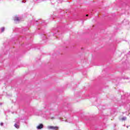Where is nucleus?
I'll use <instances>...</instances> for the list:
<instances>
[{
    "instance_id": "f257e3e1",
    "label": "nucleus",
    "mask_w": 130,
    "mask_h": 130,
    "mask_svg": "<svg viewBox=\"0 0 130 130\" xmlns=\"http://www.w3.org/2000/svg\"><path fill=\"white\" fill-rule=\"evenodd\" d=\"M47 128L49 130H56V129H58V128H59V127L57 126H54L49 125L47 127Z\"/></svg>"
},
{
    "instance_id": "f8f14e48",
    "label": "nucleus",
    "mask_w": 130,
    "mask_h": 130,
    "mask_svg": "<svg viewBox=\"0 0 130 130\" xmlns=\"http://www.w3.org/2000/svg\"><path fill=\"white\" fill-rule=\"evenodd\" d=\"M22 3H25V2H24L22 1Z\"/></svg>"
},
{
    "instance_id": "423d86ee",
    "label": "nucleus",
    "mask_w": 130,
    "mask_h": 130,
    "mask_svg": "<svg viewBox=\"0 0 130 130\" xmlns=\"http://www.w3.org/2000/svg\"><path fill=\"white\" fill-rule=\"evenodd\" d=\"M121 120H126V117H123L121 119Z\"/></svg>"
},
{
    "instance_id": "9d476101",
    "label": "nucleus",
    "mask_w": 130,
    "mask_h": 130,
    "mask_svg": "<svg viewBox=\"0 0 130 130\" xmlns=\"http://www.w3.org/2000/svg\"><path fill=\"white\" fill-rule=\"evenodd\" d=\"M88 16H89V15L87 14V15H86V17H88Z\"/></svg>"
},
{
    "instance_id": "7ed1b4c3",
    "label": "nucleus",
    "mask_w": 130,
    "mask_h": 130,
    "mask_svg": "<svg viewBox=\"0 0 130 130\" xmlns=\"http://www.w3.org/2000/svg\"><path fill=\"white\" fill-rule=\"evenodd\" d=\"M37 129H41V128H43V125L42 124H40L37 126Z\"/></svg>"
},
{
    "instance_id": "6e6552de",
    "label": "nucleus",
    "mask_w": 130,
    "mask_h": 130,
    "mask_svg": "<svg viewBox=\"0 0 130 130\" xmlns=\"http://www.w3.org/2000/svg\"><path fill=\"white\" fill-rule=\"evenodd\" d=\"M51 119H55V117H51Z\"/></svg>"
},
{
    "instance_id": "39448f33",
    "label": "nucleus",
    "mask_w": 130,
    "mask_h": 130,
    "mask_svg": "<svg viewBox=\"0 0 130 130\" xmlns=\"http://www.w3.org/2000/svg\"><path fill=\"white\" fill-rule=\"evenodd\" d=\"M59 119L61 121H66V122H68V121H67V120L63 119V118H59Z\"/></svg>"
},
{
    "instance_id": "20e7f679",
    "label": "nucleus",
    "mask_w": 130,
    "mask_h": 130,
    "mask_svg": "<svg viewBox=\"0 0 130 130\" xmlns=\"http://www.w3.org/2000/svg\"><path fill=\"white\" fill-rule=\"evenodd\" d=\"M14 126L16 128H19L20 124H19V123H16L14 124Z\"/></svg>"
},
{
    "instance_id": "f03ea898",
    "label": "nucleus",
    "mask_w": 130,
    "mask_h": 130,
    "mask_svg": "<svg viewBox=\"0 0 130 130\" xmlns=\"http://www.w3.org/2000/svg\"><path fill=\"white\" fill-rule=\"evenodd\" d=\"M20 20H21V18L18 16H15V17H14V20L16 23H19V22L20 21Z\"/></svg>"
},
{
    "instance_id": "1a4fd4ad",
    "label": "nucleus",
    "mask_w": 130,
    "mask_h": 130,
    "mask_svg": "<svg viewBox=\"0 0 130 130\" xmlns=\"http://www.w3.org/2000/svg\"><path fill=\"white\" fill-rule=\"evenodd\" d=\"M3 125H4V123H0V125L3 126Z\"/></svg>"
},
{
    "instance_id": "9b49d317",
    "label": "nucleus",
    "mask_w": 130,
    "mask_h": 130,
    "mask_svg": "<svg viewBox=\"0 0 130 130\" xmlns=\"http://www.w3.org/2000/svg\"><path fill=\"white\" fill-rule=\"evenodd\" d=\"M34 2H37V0H34Z\"/></svg>"
},
{
    "instance_id": "0eeeda50",
    "label": "nucleus",
    "mask_w": 130,
    "mask_h": 130,
    "mask_svg": "<svg viewBox=\"0 0 130 130\" xmlns=\"http://www.w3.org/2000/svg\"><path fill=\"white\" fill-rule=\"evenodd\" d=\"M5 31V27H2L1 28V32H4Z\"/></svg>"
}]
</instances>
